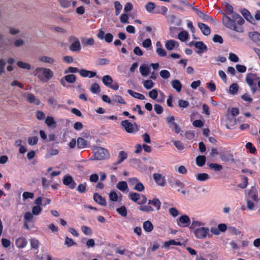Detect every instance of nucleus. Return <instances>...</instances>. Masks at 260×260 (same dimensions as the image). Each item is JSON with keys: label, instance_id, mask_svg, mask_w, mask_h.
Returning <instances> with one entry per match:
<instances>
[{"label": "nucleus", "instance_id": "obj_1", "mask_svg": "<svg viewBox=\"0 0 260 260\" xmlns=\"http://www.w3.org/2000/svg\"><path fill=\"white\" fill-rule=\"evenodd\" d=\"M225 11L228 15L232 14V19L224 14L222 18V22L224 25L234 31L239 32H243V28L242 27L237 26L236 22H237L239 25H242L244 23L243 18L238 13H234L233 7L227 3H225Z\"/></svg>", "mask_w": 260, "mask_h": 260}, {"label": "nucleus", "instance_id": "obj_2", "mask_svg": "<svg viewBox=\"0 0 260 260\" xmlns=\"http://www.w3.org/2000/svg\"><path fill=\"white\" fill-rule=\"evenodd\" d=\"M34 75L42 82H47L52 78L53 73L50 69L38 67L35 69Z\"/></svg>", "mask_w": 260, "mask_h": 260}, {"label": "nucleus", "instance_id": "obj_3", "mask_svg": "<svg viewBox=\"0 0 260 260\" xmlns=\"http://www.w3.org/2000/svg\"><path fill=\"white\" fill-rule=\"evenodd\" d=\"M108 155V151L102 147H98L94 150V155L91 159L102 160L105 159Z\"/></svg>", "mask_w": 260, "mask_h": 260}, {"label": "nucleus", "instance_id": "obj_4", "mask_svg": "<svg viewBox=\"0 0 260 260\" xmlns=\"http://www.w3.org/2000/svg\"><path fill=\"white\" fill-rule=\"evenodd\" d=\"M102 81L103 84L107 87H108L113 90H117L119 88V85L118 83L113 82V80L112 77L109 75H105L102 78Z\"/></svg>", "mask_w": 260, "mask_h": 260}, {"label": "nucleus", "instance_id": "obj_5", "mask_svg": "<svg viewBox=\"0 0 260 260\" xmlns=\"http://www.w3.org/2000/svg\"><path fill=\"white\" fill-rule=\"evenodd\" d=\"M166 120L169 124L170 127L175 133L179 134L181 132V128L179 125L174 121L175 117L174 116L166 117Z\"/></svg>", "mask_w": 260, "mask_h": 260}, {"label": "nucleus", "instance_id": "obj_6", "mask_svg": "<svg viewBox=\"0 0 260 260\" xmlns=\"http://www.w3.org/2000/svg\"><path fill=\"white\" fill-rule=\"evenodd\" d=\"M208 233L209 229L205 227L198 228L194 231L196 237L198 239H201L205 238Z\"/></svg>", "mask_w": 260, "mask_h": 260}, {"label": "nucleus", "instance_id": "obj_7", "mask_svg": "<svg viewBox=\"0 0 260 260\" xmlns=\"http://www.w3.org/2000/svg\"><path fill=\"white\" fill-rule=\"evenodd\" d=\"M97 37L100 40L104 39L108 43L112 42L113 39V36L112 34L108 32L105 34V31L102 29L99 30Z\"/></svg>", "mask_w": 260, "mask_h": 260}, {"label": "nucleus", "instance_id": "obj_8", "mask_svg": "<svg viewBox=\"0 0 260 260\" xmlns=\"http://www.w3.org/2000/svg\"><path fill=\"white\" fill-rule=\"evenodd\" d=\"M177 222L180 227H187L190 224V219L188 216L183 215L177 219Z\"/></svg>", "mask_w": 260, "mask_h": 260}, {"label": "nucleus", "instance_id": "obj_9", "mask_svg": "<svg viewBox=\"0 0 260 260\" xmlns=\"http://www.w3.org/2000/svg\"><path fill=\"white\" fill-rule=\"evenodd\" d=\"M64 185L68 186L69 188L73 189L76 186V183L70 175H65L62 179Z\"/></svg>", "mask_w": 260, "mask_h": 260}, {"label": "nucleus", "instance_id": "obj_10", "mask_svg": "<svg viewBox=\"0 0 260 260\" xmlns=\"http://www.w3.org/2000/svg\"><path fill=\"white\" fill-rule=\"evenodd\" d=\"M153 178L155 182L159 186H165L166 184L165 177L159 173H154Z\"/></svg>", "mask_w": 260, "mask_h": 260}, {"label": "nucleus", "instance_id": "obj_11", "mask_svg": "<svg viewBox=\"0 0 260 260\" xmlns=\"http://www.w3.org/2000/svg\"><path fill=\"white\" fill-rule=\"evenodd\" d=\"M121 125L124 128L128 133H135V129L133 124L128 120H124L121 122Z\"/></svg>", "mask_w": 260, "mask_h": 260}, {"label": "nucleus", "instance_id": "obj_12", "mask_svg": "<svg viewBox=\"0 0 260 260\" xmlns=\"http://www.w3.org/2000/svg\"><path fill=\"white\" fill-rule=\"evenodd\" d=\"M260 78L256 74L248 73L246 77V82L248 85H253L254 81L258 80Z\"/></svg>", "mask_w": 260, "mask_h": 260}, {"label": "nucleus", "instance_id": "obj_13", "mask_svg": "<svg viewBox=\"0 0 260 260\" xmlns=\"http://www.w3.org/2000/svg\"><path fill=\"white\" fill-rule=\"evenodd\" d=\"M72 38L74 39L75 41L70 45V49L74 52L80 51L81 50V47L79 39L75 37H72L71 39Z\"/></svg>", "mask_w": 260, "mask_h": 260}, {"label": "nucleus", "instance_id": "obj_14", "mask_svg": "<svg viewBox=\"0 0 260 260\" xmlns=\"http://www.w3.org/2000/svg\"><path fill=\"white\" fill-rule=\"evenodd\" d=\"M196 13L198 16L205 22H212L214 21L212 17L198 9L196 10Z\"/></svg>", "mask_w": 260, "mask_h": 260}, {"label": "nucleus", "instance_id": "obj_15", "mask_svg": "<svg viewBox=\"0 0 260 260\" xmlns=\"http://www.w3.org/2000/svg\"><path fill=\"white\" fill-rule=\"evenodd\" d=\"M168 183L170 185L173 187L175 188L176 187H179L182 188L184 187V184L178 179L172 178L168 179Z\"/></svg>", "mask_w": 260, "mask_h": 260}, {"label": "nucleus", "instance_id": "obj_16", "mask_svg": "<svg viewBox=\"0 0 260 260\" xmlns=\"http://www.w3.org/2000/svg\"><path fill=\"white\" fill-rule=\"evenodd\" d=\"M127 153L124 151H120L118 154V160L113 163V166H117L122 163L125 159L127 158Z\"/></svg>", "mask_w": 260, "mask_h": 260}, {"label": "nucleus", "instance_id": "obj_17", "mask_svg": "<svg viewBox=\"0 0 260 260\" xmlns=\"http://www.w3.org/2000/svg\"><path fill=\"white\" fill-rule=\"evenodd\" d=\"M198 25L203 35L209 36L210 34L211 29L207 25L201 22H199Z\"/></svg>", "mask_w": 260, "mask_h": 260}, {"label": "nucleus", "instance_id": "obj_18", "mask_svg": "<svg viewBox=\"0 0 260 260\" xmlns=\"http://www.w3.org/2000/svg\"><path fill=\"white\" fill-rule=\"evenodd\" d=\"M27 244V241L24 237H19L16 240L15 244L19 248H23L25 247Z\"/></svg>", "mask_w": 260, "mask_h": 260}, {"label": "nucleus", "instance_id": "obj_19", "mask_svg": "<svg viewBox=\"0 0 260 260\" xmlns=\"http://www.w3.org/2000/svg\"><path fill=\"white\" fill-rule=\"evenodd\" d=\"M93 199L95 202L101 205L106 206L107 205L106 200L98 193H94Z\"/></svg>", "mask_w": 260, "mask_h": 260}, {"label": "nucleus", "instance_id": "obj_20", "mask_svg": "<svg viewBox=\"0 0 260 260\" xmlns=\"http://www.w3.org/2000/svg\"><path fill=\"white\" fill-rule=\"evenodd\" d=\"M130 182H137L136 185H135L134 187V189L139 191H143L145 187L143 185V184L141 182H139V180L138 178L136 177H134L132 178H131L129 179Z\"/></svg>", "mask_w": 260, "mask_h": 260}, {"label": "nucleus", "instance_id": "obj_21", "mask_svg": "<svg viewBox=\"0 0 260 260\" xmlns=\"http://www.w3.org/2000/svg\"><path fill=\"white\" fill-rule=\"evenodd\" d=\"M248 36L250 39L256 43H260V34L256 31L249 32Z\"/></svg>", "mask_w": 260, "mask_h": 260}, {"label": "nucleus", "instance_id": "obj_22", "mask_svg": "<svg viewBox=\"0 0 260 260\" xmlns=\"http://www.w3.org/2000/svg\"><path fill=\"white\" fill-rule=\"evenodd\" d=\"M27 100L30 103H33L36 105H39L41 103L40 101L37 99L35 96L30 93L27 94Z\"/></svg>", "mask_w": 260, "mask_h": 260}, {"label": "nucleus", "instance_id": "obj_23", "mask_svg": "<svg viewBox=\"0 0 260 260\" xmlns=\"http://www.w3.org/2000/svg\"><path fill=\"white\" fill-rule=\"evenodd\" d=\"M171 84L172 87L175 89L177 92H179L181 91L182 85L179 80L174 79L172 81Z\"/></svg>", "mask_w": 260, "mask_h": 260}, {"label": "nucleus", "instance_id": "obj_24", "mask_svg": "<svg viewBox=\"0 0 260 260\" xmlns=\"http://www.w3.org/2000/svg\"><path fill=\"white\" fill-rule=\"evenodd\" d=\"M176 45L178 46V43L173 40H170L166 41L165 43V47L168 50H172Z\"/></svg>", "mask_w": 260, "mask_h": 260}, {"label": "nucleus", "instance_id": "obj_25", "mask_svg": "<svg viewBox=\"0 0 260 260\" xmlns=\"http://www.w3.org/2000/svg\"><path fill=\"white\" fill-rule=\"evenodd\" d=\"M194 46L196 48L200 50L198 51V53L199 54L202 53L203 51L206 50L207 49L206 45L202 41L195 42Z\"/></svg>", "mask_w": 260, "mask_h": 260}, {"label": "nucleus", "instance_id": "obj_26", "mask_svg": "<svg viewBox=\"0 0 260 260\" xmlns=\"http://www.w3.org/2000/svg\"><path fill=\"white\" fill-rule=\"evenodd\" d=\"M182 243L180 242H177L174 239L170 240L164 243L162 248H168L171 245H181Z\"/></svg>", "mask_w": 260, "mask_h": 260}, {"label": "nucleus", "instance_id": "obj_27", "mask_svg": "<svg viewBox=\"0 0 260 260\" xmlns=\"http://www.w3.org/2000/svg\"><path fill=\"white\" fill-rule=\"evenodd\" d=\"M77 145L79 149H82L86 147L87 142L84 138L79 137L77 140Z\"/></svg>", "mask_w": 260, "mask_h": 260}, {"label": "nucleus", "instance_id": "obj_28", "mask_svg": "<svg viewBox=\"0 0 260 260\" xmlns=\"http://www.w3.org/2000/svg\"><path fill=\"white\" fill-rule=\"evenodd\" d=\"M148 204L152 205L156 208L157 210L160 209L161 202L157 198H153L152 200H149Z\"/></svg>", "mask_w": 260, "mask_h": 260}, {"label": "nucleus", "instance_id": "obj_29", "mask_svg": "<svg viewBox=\"0 0 260 260\" xmlns=\"http://www.w3.org/2000/svg\"><path fill=\"white\" fill-rule=\"evenodd\" d=\"M127 92L134 98L138 99L141 100H143L145 99V97L143 94L135 92L132 90H127Z\"/></svg>", "mask_w": 260, "mask_h": 260}, {"label": "nucleus", "instance_id": "obj_30", "mask_svg": "<svg viewBox=\"0 0 260 260\" xmlns=\"http://www.w3.org/2000/svg\"><path fill=\"white\" fill-rule=\"evenodd\" d=\"M143 227L144 231L146 232H150L153 229V225L149 220L144 221L143 224Z\"/></svg>", "mask_w": 260, "mask_h": 260}, {"label": "nucleus", "instance_id": "obj_31", "mask_svg": "<svg viewBox=\"0 0 260 260\" xmlns=\"http://www.w3.org/2000/svg\"><path fill=\"white\" fill-rule=\"evenodd\" d=\"M128 197L132 201L137 204L139 202V200L141 199L140 194L137 192H130L128 194Z\"/></svg>", "mask_w": 260, "mask_h": 260}, {"label": "nucleus", "instance_id": "obj_32", "mask_svg": "<svg viewBox=\"0 0 260 260\" xmlns=\"http://www.w3.org/2000/svg\"><path fill=\"white\" fill-rule=\"evenodd\" d=\"M206 162V156L204 155H199L196 157V164L199 167L203 166Z\"/></svg>", "mask_w": 260, "mask_h": 260}, {"label": "nucleus", "instance_id": "obj_33", "mask_svg": "<svg viewBox=\"0 0 260 260\" xmlns=\"http://www.w3.org/2000/svg\"><path fill=\"white\" fill-rule=\"evenodd\" d=\"M116 187L122 191H124L128 188L127 183L124 181L119 182L116 185Z\"/></svg>", "mask_w": 260, "mask_h": 260}, {"label": "nucleus", "instance_id": "obj_34", "mask_svg": "<svg viewBox=\"0 0 260 260\" xmlns=\"http://www.w3.org/2000/svg\"><path fill=\"white\" fill-rule=\"evenodd\" d=\"M39 60L43 62L49 63L51 64L54 63L55 61L54 58L46 56H42L40 57Z\"/></svg>", "mask_w": 260, "mask_h": 260}, {"label": "nucleus", "instance_id": "obj_35", "mask_svg": "<svg viewBox=\"0 0 260 260\" xmlns=\"http://www.w3.org/2000/svg\"><path fill=\"white\" fill-rule=\"evenodd\" d=\"M178 38L182 42L185 41L188 38V34L186 31H182L178 34Z\"/></svg>", "mask_w": 260, "mask_h": 260}, {"label": "nucleus", "instance_id": "obj_36", "mask_svg": "<svg viewBox=\"0 0 260 260\" xmlns=\"http://www.w3.org/2000/svg\"><path fill=\"white\" fill-rule=\"evenodd\" d=\"M66 82L69 83H74L76 80V76L74 74H69L64 76Z\"/></svg>", "mask_w": 260, "mask_h": 260}, {"label": "nucleus", "instance_id": "obj_37", "mask_svg": "<svg viewBox=\"0 0 260 260\" xmlns=\"http://www.w3.org/2000/svg\"><path fill=\"white\" fill-rule=\"evenodd\" d=\"M242 182L238 184V187L241 188H245L248 185V178L245 176H240Z\"/></svg>", "mask_w": 260, "mask_h": 260}, {"label": "nucleus", "instance_id": "obj_38", "mask_svg": "<svg viewBox=\"0 0 260 260\" xmlns=\"http://www.w3.org/2000/svg\"><path fill=\"white\" fill-rule=\"evenodd\" d=\"M197 179L200 181H204L209 178V176L206 173L198 174L196 175Z\"/></svg>", "mask_w": 260, "mask_h": 260}, {"label": "nucleus", "instance_id": "obj_39", "mask_svg": "<svg viewBox=\"0 0 260 260\" xmlns=\"http://www.w3.org/2000/svg\"><path fill=\"white\" fill-rule=\"evenodd\" d=\"M116 211L121 216L125 217L127 215V210L124 206H122L120 207L117 208Z\"/></svg>", "mask_w": 260, "mask_h": 260}, {"label": "nucleus", "instance_id": "obj_40", "mask_svg": "<svg viewBox=\"0 0 260 260\" xmlns=\"http://www.w3.org/2000/svg\"><path fill=\"white\" fill-rule=\"evenodd\" d=\"M221 159L224 161L234 160V156L231 153H225L221 155Z\"/></svg>", "mask_w": 260, "mask_h": 260}, {"label": "nucleus", "instance_id": "obj_41", "mask_svg": "<svg viewBox=\"0 0 260 260\" xmlns=\"http://www.w3.org/2000/svg\"><path fill=\"white\" fill-rule=\"evenodd\" d=\"M17 65L19 68L21 69H24L28 70H29L31 69V66L29 63L24 62L21 61H18L17 62Z\"/></svg>", "mask_w": 260, "mask_h": 260}, {"label": "nucleus", "instance_id": "obj_42", "mask_svg": "<svg viewBox=\"0 0 260 260\" xmlns=\"http://www.w3.org/2000/svg\"><path fill=\"white\" fill-rule=\"evenodd\" d=\"M58 153V151L56 149H50L47 150V152L45 155V157L46 158L50 157V156L53 155H57Z\"/></svg>", "mask_w": 260, "mask_h": 260}, {"label": "nucleus", "instance_id": "obj_43", "mask_svg": "<svg viewBox=\"0 0 260 260\" xmlns=\"http://www.w3.org/2000/svg\"><path fill=\"white\" fill-rule=\"evenodd\" d=\"M149 205L150 204L146 205H141L139 208V210L141 211L146 212L153 211V208Z\"/></svg>", "mask_w": 260, "mask_h": 260}, {"label": "nucleus", "instance_id": "obj_44", "mask_svg": "<svg viewBox=\"0 0 260 260\" xmlns=\"http://www.w3.org/2000/svg\"><path fill=\"white\" fill-rule=\"evenodd\" d=\"M114 7L115 9V15H118L122 8V6L119 1H115L114 2Z\"/></svg>", "mask_w": 260, "mask_h": 260}, {"label": "nucleus", "instance_id": "obj_45", "mask_svg": "<svg viewBox=\"0 0 260 260\" xmlns=\"http://www.w3.org/2000/svg\"><path fill=\"white\" fill-rule=\"evenodd\" d=\"M61 7L68 8L71 5V1L69 0H57Z\"/></svg>", "mask_w": 260, "mask_h": 260}, {"label": "nucleus", "instance_id": "obj_46", "mask_svg": "<svg viewBox=\"0 0 260 260\" xmlns=\"http://www.w3.org/2000/svg\"><path fill=\"white\" fill-rule=\"evenodd\" d=\"M239 86L237 83H233L229 88L230 92L233 94H235L238 90Z\"/></svg>", "mask_w": 260, "mask_h": 260}, {"label": "nucleus", "instance_id": "obj_47", "mask_svg": "<svg viewBox=\"0 0 260 260\" xmlns=\"http://www.w3.org/2000/svg\"><path fill=\"white\" fill-rule=\"evenodd\" d=\"M209 166L210 169L214 170L215 171H220L222 169V166L218 164L211 163Z\"/></svg>", "mask_w": 260, "mask_h": 260}, {"label": "nucleus", "instance_id": "obj_48", "mask_svg": "<svg viewBox=\"0 0 260 260\" xmlns=\"http://www.w3.org/2000/svg\"><path fill=\"white\" fill-rule=\"evenodd\" d=\"M64 244L68 247L77 245L76 242H74L72 239L68 237L66 238Z\"/></svg>", "mask_w": 260, "mask_h": 260}, {"label": "nucleus", "instance_id": "obj_49", "mask_svg": "<svg viewBox=\"0 0 260 260\" xmlns=\"http://www.w3.org/2000/svg\"><path fill=\"white\" fill-rule=\"evenodd\" d=\"M245 147L247 149L249 150V152L251 154H254L256 151L255 147L253 146V144L251 142L247 143Z\"/></svg>", "mask_w": 260, "mask_h": 260}, {"label": "nucleus", "instance_id": "obj_50", "mask_svg": "<svg viewBox=\"0 0 260 260\" xmlns=\"http://www.w3.org/2000/svg\"><path fill=\"white\" fill-rule=\"evenodd\" d=\"M143 85L147 89H150L154 86V83L151 80H147L144 82Z\"/></svg>", "mask_w": 260, "mask_h": 260}, {"label": "nucleus", "instance_id": "obj_51", "mask_svg": "<svg viewBox=\"0 0 260 260\" xmlns=\"http://www.w3.org/2000/svg\"><path fill=\"white\" fill-rule=\"evenodd\" d=\"M82 231L86 235L91 236L92 234V231L91 229L88 226L83 225L81 227Z\"/></svg>", "mask_w": 260, "mask_h": 260}, {"label": "nucleus", "instance_id": "obj_52", "mask_svg": "<svg viewBox=\"0 0 260 260\" xmlns=\"http://www.w3.org/2000/svg\"><path fill=\"white\" fill-rule=\"evenodd\" d=\"M140 72L142 76H146L149 73V69L147 67L141 66L140 67Z\"/></svg>", "mask_w": 260, "mask_h": 260}, {"label": "nucleus", "instance_id": "obj_53", "mask_svg": "<svg viewBox=\"0 0 260 260\" xmlns=\"http://www.w3.org/2000/svg\"><path fill=\"white\" fill-rule=\"evenodd\" d=\"M90 90L93 93H97L100 90V86L98 83H93L90 87Z\"/></svg>", "mask_w": 260, "mask_h": 260}, {"label": "nucleus", "instance_id": "obj_54", "mask_svg": "<svg viewBox=\"0 0 260 260\" xmlns=\"http://www.w3.org/2000/svg\"><path fill=\"white\" fill-rule=\"evenodd\" d=\"M160 76L163 79H168L170 77V73L166 70H161L159 73Z\"/></svg>", "mask_w": 260, "mask_h": 260}, {"label": "nucleus", "instance_id": "obj_55", "mask_svg": "<svg viewBox=\"0 0 260 260\" xmlns=\"http://www.w3.org/2000/svg\"><path fill=\"white\" fill-rule=\"evenodd\" d=\"M38 141V138L37 136L30 137L28 138V143L30 145H36Z\"/></svg>", "mask_w": 260, "mask_h": 260}, {"label": "nucleus", "instance_id": "obj_56", "mask_svg": "<svg viewBox=\"0 0 260 260\" xmlns=\"http://www.w3.org/2000/svg\"><path fill=\"white\" fill-rule=\"evenodd\" d=\"M189 102L187 101H185L183 100H179L178 101V106L180 108H187L189 106Z\"/></svg>", "mask_w": 260, "mask_h": 260}, {"label": "nucleus", "instance_id": "obj_57", "mask_svg": "<svg viewBox=\"0 0 260 260\" xmlns=\"http://www.w3.org/2000/svg\"><path fill=\"white\" fill-rule=\"evenodd\" d=\"M39 241L36 238H32L30 239V245L31 248L38 249L39 248Z\"/></svg>", "mask_w": 260, "mask_h": 260}, {"label": "nucleus", "instance_id": "obj_58", "mask_svg": "<svg viewBox=\"0 0 260 260\" xmlns=\"http://www.w3.org/2000/svg\"><path fill=\"white\" fill-rule=\"evenodd\" d=\"M155 8V5L154 3L148 2L146 5V9L148 12H151Z\"/></svg>", "mask_w": 260, "mask_h": 260}, {"label": "nucleus", "instance_id": "obj_59", "mask_svg": "<svg viewBox=\"0 0 260 260\" xmlns=\"http://www.w3.org/2000/svg\"><path fill=\"white\" fill-rule=\"evenodd\" d=\"M45 123L49 126H51L55 124L54 118L51 116H48L45 119Z\"/></svg>", "mask_w": 260, "mask_h": 260}, {"label": "nucleus", "instance_id": "obj_60", "mask_svg": "<svg viewBox=\"0 0 260 260\" xmlns=\"http://www.w3.org/2000/svg\"><path fill=\"white\" fill-rule=\"evenodd\" d=\"M212 40L214 43L222 44L223 42V40L222 38L220 35L217 34H216L213 36Z\"/></svg>", "mask_w": 260, "mask_h": 260}, {"label": "nucleus", "instance_id": "obj_61", "mask_svg": "<svg viewBox=\"0 0 260 260\" xmlns=\"http://www.w3.org/2000/svg\"><path fill=\"white\" fill-rule=\"evenodd\" d=\"M113 100L115 102L122 104H126V102L124 101L122 97L120 95H115L113 96Z\"/></svg>", "mask_w": 260, "mask_h": 260}, {"label": "nucleus", "instance_id": "obj_62", "mask_svg": "<svg viewBox=\"0 0 260 260\" xmlns=\"http://www.w3.org/2000/svg\"><path fill=\"white\" fill-rule=\"evenodd\" d=\"M78 72H79V69L77 68L70 67L64 71V73L66 74H68L70 73H77Z\"/></svg>", "mask_w": 260, "mask_h": 260}, {"label": "nucleus", "instance_id": "obj_63", "mask_svg": "<svg viewBox=\"0 0 260 260\" xmlns=\"http://www.w3.org/2000/svg\"><path fill=\"white\" fill-rule=\"evenodd\" d=\"M229 58L231 61L234 62H237L239 60L238 56L232 52L230 53Z\"/></svg>", "mask_w": 260, "mask_h": 260}, {"label": "nucleus", "instance_id": "obj_64", "mask_svg": "<svg viewBox=\"0 0 260 260\" xmlns=\"http://www.w3.org/2000/svg\"><path fill=\"white\" fill-rule=\"evenodd\" d=\"M174 146L179 150H181L184 149V146L181 142L179 141H173Z\"/></svg>", "mask_w": 260, "mask_h": 260}]
</instances>
